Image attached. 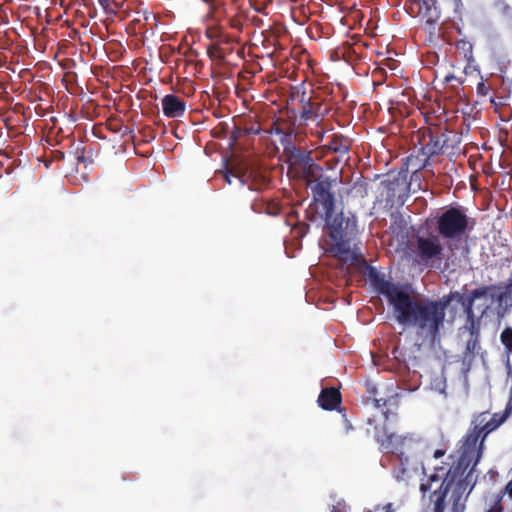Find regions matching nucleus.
<instances>
[{"label": "nucleus", "instance_id": "9b49d317", "mask_svg": "<svg viewBox=\"0 0 512 512\" xmlns=\"http://www.w3.org/2000/svg\"><path fill=\"white\" fill-rule=\"evenodd\" d=\"M501 341L507 349H512V328H506L501 333Z\"/></svg>", "mask_w": 512, "mask_h": 512}, {"label": "nucleus", "instance_id": "7ed1b4c3", "mask_svg": "<svg viewBox=\"0 0 512 512\" xmlns=\"http://www.w3.org/2000/svg\"><path fill=\"white\" fill-rule=\"evenodd\" d=\"M457 475L454 471H449L446 475V478L442 480V477L438 474H432L429 477V483L422 482L421 483V491L427 492L429 490H433L431 494V499L435 503V508L437 510L443 509V500L450 490L451 487L455 491H460L463 484L460 480H457Z\"/></svg>", "mask_w": 512, "mask_h": 512}, {"label": "nucleus", "instance_id": "6e6552de", "mask_svg": "<svg viewBox=\"0 0 512 512\" xmlns=\"http://www.w3.org/2000/svg\"><path fill=\"white\" fill-rule=\"evenodd\" d=\"M318 403L323 409H335L340 403V393L333 388L325 389L321 392Z\"/></svg>", "mask_w": 512, "mask_h": 512}, {"label": "nucleus", "instance_id": "2eb2a0df", "mask_svg": "<svg viewBox=\"0 0 512 512\" xmlns=\"http://www.w3.org/2000/svg\"><path fill=\"white\" fill-rule=\"evenodd\" d=\"M452 298H457V300H459L460 296L457 294V295H453Z\"/></svg>", "mask_w": 512, "mask_h": 512}, {"label": "nucleus", "instance_id": "ddd939ff", "mask_svg": "<svg viewBox=\"0 0 512 512\" xmlns=\"http://www.w3.org/2000/svg\"><path fill=\"white\" fill-rule=\"evenodd\" d=\"M443 455H444V451H442V450H436L434 453L435 458L442 457Z\"/></svg>", "mask_w": 512, "mask_h": 512}, {"label": "nucleus", "instance_id": "f03ea898", "mask_svg": "<svg viewBox=\"0 0 512 512\" xmlns=\"http://www.w3.org/2000/svg\"><path fill=\"white\" fill-rule=\"evenodd\" d=\"M508 415V412H505V414L499 418H496V416L493 418L492 422H487L485 425L483 423L486 421V418L488 417L487 414H481L477 420H476V426L475 430L472 435H469L465 441L464 444V452H463V458L462 463L469 465L471 462H473L474 465H476L481 457V448H482V442L478 444V439L480 437L481 432H485V434L490 433L494 429H496L501 423L504 422Z\"/></svg>", "mask_w": 512, "mask_h": 512}, {"label": "nucleus", "instance_id": "4468645a", "mask_svg": "<svg viewBox=\"0 0 512 512\" xmlns=\"http://www.w3.org/2000/svg\"><path fill=\"white\" fill-rule=\"evenodd\" d=\"M226 181L228 182V184H231V183H232V180H231V176H230V175H226Z\"/></svg>", "mask_w": 512, "mask_h": 512}, {"label": "nucleus", "instance_id": "9d476101", "mask_svg": "<svg viewBox=\"0 0 512 512\" xmlns=\"http://www.w3.org/2000/svg\"><path fill=\"white\" fill-rule=\"evenodd\" d=\"M402 443L400 436L389 434L382 440V445L386 448L397 449Z\"/></svg>", "mask_w": 512, "mask_h": 512}, {"label": "nucleus", "instance_id": "f8f14e48", "mask_svg": "<svg viewBox=\"0 0 512 512\" xmlns=\"http://www.w3.org/2000/svg\"><path fill=\"white\" fill-rule=\"evenodd\" d=\"M98 2L107 13L115 12V9L112 7L114 0H98Z\"/></svg>", "mask_w": 512, "mask_h": 512}, {"label": "nucleus", "instance_id": "1a4fd4ad", "mask_svg": "<svg viewBox=\"0 0 512 512\" xmlns=\"http://www.w3.org/2000/svg\"><path fill=\"white\" fill-rule=\"evenodd\" d=\"M419 249L423 255L431 257L439 253L440 246L438 244L437 238L431 237L428 239H421L419 241Z\"/></svg>", "mask_w": 512, "mask_h": 512}, {"label": "nucleus", "instance_id": "f257e3e1", "mask_svg": "<svg viewBox=\"0 0 512 512\" xmlns=\"http://www.w3.org/2000/svg\"><path fill=\"white\" fill-rule=\"evenodd\" d=\"M375 288L384 294L393 305L397 319L402 324L418 325L428 334H434L444 319V305L427 303L424 306L412 304L408 288H399L383 279L375 278Z\"/></svg>", "mask_w": 512, "mask_h": 512}, {"label": "nucleus", "instance_id": "423d86ee", "mask_svg": "<svg viewBox=\"0 0 512 512\" xmlns=\"http://www.w3.org/2000/svg\"><path fill=\"white\" fill-rule=\"evenodd\" d=\"M327 222L331 230V235L335 239H341L343 237L353 234L355 230V222L350 220H344L342 217L332 219L330 211L327 212Z\"/></svg>", "mask_w": 512, "mask_h": 512}, {"label": "nucleus", "instance_id": "39448f33", "mask_svg": "<svg viewBox=\"0 0 512 512\" xmlns=\"http://www.w3.org/2000/svg\"><path fill=\"white\" fill-rule=\"evenodd\" d=\"M491 302L488 290L484 289L475 291L469 299L463 300V306L466 308L468 315H474L475 312L482 314Z\"/></svg>", "mask_w": 512, "mask_h": 512}, {"label": "nucleus", "instance_id": "0eeeda50", "mask_svg": "<svg viewBox=\"0 0 512 512\" xmlns=\"http://www.w3.org/2000/svg\"><path fill=\"white\" fill-rule=\"evenodd\" d=\"M163 112L168 117H180L185 110L184 104L175 96L167 95L162 100Z\"/></svg>", "mask_w": 512, "mask_h": 512}, {"label": "nucleus", "instance_id": "20e7f679", "mask_svg": "<svg viewBox=\"0 0 512 512\" xmlns=\"http://www.w3.org/2000/svg\"><path fill=\"white\" fill-rule=\"evenodd\" d=\"M465 226V217L459 211L451 209L441 217L439 231L445 237H455L464 231Z\"/></svg>", "mask_w": 512, "mask_h": 512}, {"label": "nucleus", "instance_id": "dca6fc26", "mask_svg": "<svg viewBox=\"0 0 512 512\" xmlns=\"http://www.w3.org/2000/svg\"><path fill=\"white\" fill-rule=\"evenodd\" d=\"M508 489L512 490V483L508 484Z\"/></svg>", "mask_w": 512, "mask_h": 512}]
</instances>
